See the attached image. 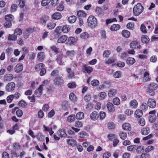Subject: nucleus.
I'll return each instance as SVG.
<instances>
[{
	"label": "nucleus",
	"instance_id": "obj_2",
	"mask_svg": "<svg viewBox=\"0 0 158 158\" xmlns=\"http://www.w3.org/2000/svg\"><path fill=\"white\" fill-rule=\"evenodd\" d=\"M158 87L157 84L155 83H151L148 88L147 93L150 96H154L155 94L154 91L157 89Z\"/></svg>",
	"mask_w": 158,
	"mask_h": 158
},
{
	"label": "nucleus",
	"instance_id": "obj_32",
	"mask_svg": "<svg viewBox=\"0 0 158 158\" xmlns=\"http://www.w3.org/2000/svg\"><path fill=\"white\" fill-rule=\"evenodd\" d=\"M141 40L143 43H147L149 41V39L146 35H143L141 38Z\"/></svg>",
	"mask_w": 158,
	"mask_h": 158
},
{
	"label": "nucleus",
	"instance_id": "obj_24",
	"mask_svg": "<svg viewBox=\"0 0 158 158\" xmlns=\"http://www.w3.org/2000/svg\"><path fill=\"white\" fill-rule=\"evenodd\" d=\"M120 26L118 24H114L111 26L110 29L111 31H116L119 30Z\"/></svg>",
	"mask_w": 158,
	"mask_h": 158
},
{
	"label": "nucleus",
	"instance_id": "obj_8",
	"mask_svg": "<svg viewBox=\"0 0 158 158\" xmlns=\"http://www.w3.org/2000/svg\"><path fill=\"white\" fill-rule=\"evenodd\" d=\"M14 78V76L12 74H6L4 77V81H11Z\"/></svg>",
	"mask_w": 158,
	"mask_h": 158
},
{
	"label": "nucleus",
	"instance_id": "obj_29",
	"mask_svg": "<svg viewBox=\"0 0 158 158\" xmlns=\"http://www.w3.org/2000/svg\"><path fill=\"white\" fill-rule=\"evenodd\" d=\"M80 37L82 39H86L89 37V34L86 32H84L80 35Z\"/></svg>",
	"mask_w": 158,
	"mask_h": 158
},
{
	"label": "nucleus",
	"instance_id": "obj_22",
	"mask_svg": "<svg viewBox=\"0 0 158 158\" xmlns=\"http://www.w3.org/2000/svg\"><path fill=\"white\" fill-rule=\"evenodd\" d=\"M141 132L143 135H146L149 133L150 129L148 127L143 128L141 129Z\"/></svg>",
	"mask_w": 158,
	"mask_h": 158
},
{
	"label": "nucleus",
	"instance_id": "obj_17",
	"mask_svg": "<svg viewBox=\"0 0 158 158\" xmlns=\"http://www.w3.org/2000/svg\"><path fill=\"white\" fill-rule=\"evenodd\" d=\"M66 71L68 73V77L69 78H72L74 76V73L72 71L71 68H67L66 69Z\"/></svg>",
	"mask_w": 158,
	"mask_h": 158
},
{
	"label": "nucleus",
	"instance_id": "obj_48",
	"mask_svg": "<svg viewBox=\"0 0 158 158\" xmlns=\"http://www.w3.org/2000/svg\"><path fill=\"white\" fill-rule=\"evenodd\" d=\"M113 103L116 105H118L120 103V100L118 98H115L113 100Z\"/></svg>",
	"mask_w": 158,
	"mask_h": 158
},
{
	"label": "nucleus",
	"instance_id": "obj_10",
	"mask_svg": "<svg viewBox=\"0 0 158 158\" xmlns=\"http://www.w3.org/2000/svg\"><path fill=\"white\" fill-rule=\"evenodd\" d=\"M98 113L96 111H94L92 112L90 115L91 119L94 121L97 120L99 118Z\"/></svg>",
	"mask_w": 158,
	"mask_h": 158
},
{
	"label": "nucleus",
	"instance_id": "obj_40",
	"mask_svg": "<svg viewBox=\"0 0 158 158\" xmlns=\"http://www.w3.org/2000/svg\"><path fill=\"white\" fill-rule=\"evenodd\" d=\"M48 19V17L46 16L42 17L40 19V23L42 24L46 23Z\"/></svg>",
	"mask_w": 158,
	"mask_h": 158
},
{
	"label": "nucleus",
	"instance_id": "obj_51",
	"mask_svg": "<svg viewBox=\"0 0 158 158\" xmlns=\"http://www.w3.org/2000/svg\"><path fill=\"white\" fill-rule=\"evenodd\" d=\"M99 82L97 80H93L91 82V85L93 86H96L99 85Z\"/></svg>",
	"mask_w": 158,
	"mask_h": 158
},
{
	"label": "nucleus",
	"instance_id": "obj_16",
	"mask_svg": "<svg viewBox=\"0 0 158 158\" xmlns=\"http://www.w3.org/2000/svg\"><path fill=\"white\" fill-rule=\"evenodd\" d=\"M143 114L142 110L139 109L137 110L135 112V117L136 118H139L142 116Z\"/></svg>",
	"mask_w": 158,
	"mask_h": 158
},
{
	"label": "nucleus",
	"instance_id": "obj_35",
	"mask_svg": "<svg viewBox=\"0 0 158 158\" xmlns=\"http://www.w3.org/2000/svg\"><path fill=\"white\" fill-rule=\"evenodd\" d=\"M119 136L121 139H125L127 137V133L125 132L121 131L119 133Z\"/></svg>",
	"mask_w": 158,
	"mask_h": 158
},
{
	"label": "nucleus",
	"instance_id": "obj_49",
	"mask_svg": "<svg viewBox=\"0 0 158 158\" xmlns=\"http://www.w3.org/2000/svg\"><path fill=\"white\" fill-rule=\"evenodd\" d=\"M75 53V52L74 50L68 51L66 52V55L69 57L73 56Z\"/></svg>",
	"mask_w": 158,
	"mask_h": 158
},
{
	"label": "nucleus",
	"instance_id": "obj_45",
	"mask_svg": "<svg viewBox=\"0 0 158 158\" xmlns=\"http://www.w3.org/2000/svg\"><path fill=\"white\" fill-rule=\"evenodd\" d=\"M18 8V6L15 4H13L11 5L10 9V11L11 12H13L15 11Z\"/></svg>",
	"mask_w": 158,
	"mask_h": 158
},
{
	"label": "nucleus",
	"instance_id": "obj_43",
	"mask_svg": "<svg viewBox=\"0 0 158 158\" xmlns=\"http://www.w3.org/2000/svg\"><path fill=\"white\" fill-rule=\"evenodd\" d=\"M67 143L72 146H74L76 144V141L73 139H69L67 141Z\"/></svg>",
	"mask_w": 158,
	"mask_h": 158
},
{
	"label": "nucleus",
	"instance_id": "obj_37",
	"mask_svg": "<svg viewBox=\"0 0 158 158\" xmlns=\"http://www.w3.org/2000/svg\"><path fill=\"white\" fill-rule=\"evenodd\" d=\"M121 72L119 71H117L114 73L113 74V76L115 78H120L121 77Z\"/></svg>",
	"mask_w": 158,
	"mask_h": 158
},
{
	"label": "nucleus",
	"instance_id": "obj_39",
	"mask_svg": "<svg viewBox=\"0 0 158 158\" xmlns=\"http://www.w3.org/2000/svg\"><path fill=\"white\" fill-rule=\"evenodd\" d=\"M22 33V30L19 28H17L14 31V34L17 36V35H21Z\"/></svg>",
	"mask_w": 158,
	"mask_h": 158
},
{
	"label": "nucleus",
	"instance_id": "obj_44",
	"mask_svg": "<svg viewBox=\"0 0 158 158\" xmlns=\"http://www.w3.org/2000/svg\"><path fill=\"white\" fill-rule=\"evenodd\" d=\"M70 27L68 25H65L62 27V31L64 33H67L69 30Z\"/></svg>",
	"mask_w": 158,
	"mask_h": 158
},
{
	"label": "nucleus",
	"instance_id": "obj_30",
	"mask_svg": "<svg viewBox=\"0 0 158 158\" xmlns=\"http://www.w3.org/2000/svg\"><path fill=\"white\" fill-rule=\"evenodd\" d=\"M148 105L147 103L145 102L142 103L140 106V109L142 111H146L148 109Z\"/></svg>",
	"mask_w": 158,
	"mask_h": 158
},
{
	"label": "nucleus",
	"instance_id": "obj_50",
	"mask_svg": "<svg viewBox=\"0 0 158 158\" xmlns=\"http://www.w3.org/2000/svg\"><path fill=\"white\" fill-rule=\"evenodd\" d=\"M146 26L143 24H142L140 26V30L143 33H147V31L146 29Z\"/></svg>",
	"mask_w": 158,
	"mask_h": 158
},
{
	"label": "nucleus",
	"instance_id": "obj_53",
	"mask_svg": "<svg viewBox=\"0 0 158 158\" xmlns=\"http://www.w3.org/2000/svg\"><path fill=\"white\" fill-rule=\"evenodd\" d=\"M78 16L81 17H85L86 15V14L83 11H79L77 13Z\"/></svg>",
	"mask_w": 158,
	"mask_h": 158
},
{
	"label": "nucleus",
	"instance_id": "obj_41",
	"mask_svg": "<svg viewBox=\"0 0 158 158\" xmlns=\"http://www.w3.org/2000/svg\"><path fill=\"white\" fill-rule=\"evenodd\" d=\"M69 98L72 101L74 102L77 100V98L75 95L73 93H71L69 96Z\"/></svg>",
	"mask_w": 158,
	"mask_h": 158
},
{
	"label": "nucleus",
	"instance_id": "obj_15",
	"mask_svg": "<svg viewBox=\"0 0 158 158\" xmlns=\"http://www.w3.org/2000/svg\"><path fill=\"white\" fill-rule=\"evenodd\" d=\"M57 133L58 135L61 137H65L67 136L65 131L63 129H59L57 131Z\"/></svg>",
	"mask_w": 158,
	"mask_h": 158
},
{
	"label": "nucleus",
	"instance_id": "obj_19",
	"mask_svg": "<svg viewBox=\"0 0 158 158\" xmlns=\"http://www.w3.org/2000/svg\"><path fill=\"white\" fill-rule=\"evenodd\" d=\"M83 68L85 70V72H86L88 73H90L93 71V68L90 66H87L86 65H84Z\"/></svg>",
	"mask_w": 158,
	"mask_h": 158
},
{
	"label": "nucleus",
	"instance_id": "obj_28",
	"mask_svg": "<svg viewBox=\"0 0 158 158\" xmlns=\"http://www.w3.org/2000/svg\"><path fill=\"white\" fill-rule=\"evenodd\" d=\"M84 116V114L81 112H80L78 113L76 115V118L77 119L81 120L83 119Z\"/></svg>",
	"mask_w": 158,
	"mask_h": 158
},
{
	"label": "nucleus",
	"instance_id": "obj_9",
	"mask_svg": "<svg viewBox=\"0 0 158 158\" xmlns=\"http://www.w3.org/2000/svg\"><path fill=\"white\" fill-rule=\"evenodd\" d=\"M23 69V66L21 63L17 64L15 68V70L16 72L19 73L22 71Z\"/></svg>",
	"mask_w": 158,
	"mask_h": 158
},
{
	"label": "nucleus",
	"instance_id": "obj_25",
	"mask_svg": "<svg viewBox=\"0 0 158 158\" xmlns=\"http://www.w3.org/2000/svg\"><path fill=\"white\" fill-rule=\"evenodd\" d=\"M138 106V102L135 100L131 101L130 103V106L132 108H136Z\"/></svg>",
	"mask_w": 158,
	"mask_h": 158
},
{
	"label": "nucleus",
	"instance_id": "obj_60",
	"mask_svg": "<svg viewBox=\"0 0 158 158\" xmlns=\"http://www.w3.org/2000/svg\"><path fill=\"white\" fill-rule=\"evenodd\" d=\"M12 25V23L10 21H6L4 23V27L6 28H8L10 27Z\"/></svg>",
	"mask_w": 158,
	"mask_h": 158
},
{
	"label": "nucleus",
	"instance_id": "obj_23",
	"mask_svg": "<svg viewBox=\"0 0 158 158\" xmlns=\"http://www.w3.org/2000/svg\"><path fill=\"white\" fill-rule=\"evenodd\" d=\"M122 35L126 38H128L130 36V33L127 30H123L122 33Z\"/></svg>",
	"mask_w": 158,
	"mask_h": 158
},
{
	"label": "nucleus",
	"instance_id": "obj_42",
	"mask_svg": "<svg viewBox=\"0 0 158 158\" xmlns=\"http://www.w3.org/2000/svg\"><path fill=\"white\" fill-rule=\"evenodd\" d=\"M62 57L61 55L58 56L56 59V60L58 63L60 65H64V62L62 61Z\"/></svg>",
	"mask_w": 158,
	"mask_h": 158
},
{
	"label": "nucleus",
	"instance_id": "obj_21",
	"mask_svg": "<svg viewBox=\"0 0 158 158\" xmlns=\"http://www.w3.org/2000/svg\"><path fill=\"white\" fill-rule=\"evenodd\" d=\"M123 128L125 130L130 131L131 130V127L129 123H125L122 125Z\"/></svg>",
	"mask_w": 158,
	"mask_h": 158
},
{
	"label": "nucleus",
	"instance_id": "obj_62",
	"mask_svg": "<svg viewBox=\"0 0 158 158\" xmlns=\"http://www.w3.org/2000/svg\"><path fill=\"white\" fill-rule=\"evenodd\" d=\"M13 98V95L8 96L6 98L7 102L9 103L11 102Z\"/></svg>",
	"mask_w": 158,
	"mask_h": 158
},
{
	"label": "nucleus",
	"instance_id": "obj_6",
	"mask_svg": "<svg viewBox=\"0 0 158 158\" xmlns=\"http://www.w3.org/2000/svg\"><path fill=\"white\" fill-rule=\"evenodd\" d=\"M130 46L131 48L133 49L138 48L140 49L141 48V46L137 41H132L130 44Z\"/></svg>",
	"mask_w": 158,
	"mask_h": 158
},
{
	"label": "nucleus",
	"instance_id": "obj_11",
	"mask_svg": "<svg viewBox=\"0 0 158 158\" xmlns=\"http://www.w3.org/2000/svg\"><path fill=\"white\" fill-rule=\"evenodd\" d=\"M77 41V39L73 37H70L68 39L67 44L72 45L76 43Z\"/></svg>",
	"mask_w": 158,
	"mask_h": 158
},
{
	"label": "nucleus",
	"instance_id": "obj_57",
	"mask_svg": "<svg viewBox=\"0 0 158 158\" xmlns=\"http://www.w3.org/2000/svg\"><path fill=\"white\" fill-rule=\"evenodd\" d=\"M143 150L144 148L143 146H140L137 147L136 149V152L138 153H141L143 152Z\"/></svg>",
	"mask_w": 158,
	"mask_h": 158
},
{
	"label": "nucleus",
	"instance_id": "obj_56",
	"mask_svg": "<svg viewBox=\"0 0 158 158\" xmlns=\"http://www.w3.org/2000/svg\"><path fill=\"white\" fill-rule=\"evenodd\" d=\"M106 97V93L105 92H102L100 93V99H103Z\"/></svg>",
	"mask_w": 158,
	"mask_h": 158
},
{
	"label": "nucleus",
	"instance_id": "obj_46",
	"mask_svg": "<svg viewBox=\"0 0 158 158\" xmlns=\"http://www.w3.org/2000/svg\"><path fill=\"white\" fill-rule=\"evenodd\" d=\"M56 26V24L55 23H50L48 24L47 27L49 29H52L54 28Z\"/></svg>",
	"mask_w": 158,
	"mask_h": 158
},
{
	"label": "nucleus",
	"instance_id": "obj_3",
	"mask_svg": "<svg viewBox=\"0 0 158 158\" xmlns=\"http://www.w3.org/2000/svg\"><path fill=\"white\" fill-rule=\"evenodd\" d=\"M143 7L140 3H138L133 8V13L135 15H139L143 11Z\"/></svg>",
	"mask_w": 158,
	"mask_h": 158
},
{
	"label": "nucleus",
	"instance_id": "obj_13",
	"mask_svg": "<svg viewBox=\"0 0 158 158\" xmlns=\"http://www.w3.org/2000/svg\"><path fill=\"white\" fill-rule=\"evenodd\" d=\"M68 38L66 35H62L57 40V42L59 43H64L67 40Z\"/></svg>",
	"mask_w": 158,
	"mask_h": 158
},
{
	"label": "nucleus",
	"instance_id": "obj_63",
	"mask_svg": "<svg viewBox=\"0 0 158 158\" xmlns=\"http://www.w3.org/2000/svg\"><path fill=\"white\" fill-rule=\"evenodd\" d=\"M125 113L127 115H131L133 113V111L130 109H127L125 111Z\"/></svg>",
	"mask_w": 158,
	"mask_h": 158
},
{
	"label": "nucleus",
	"instance_id": "obj_5",
	"mask_svg": "<svg viewBox=\"0 0 158 158\" xmlns=\"http://www.w3.org/2000/svg\"><path fill=\"white\" fill-rule=\"evenodd\" d=\"M64 81L61 77L58 76L54 80V83L55 85H60L64 84Z\"/></svg>",
	"mask_w": 158,
	"mask_h": 158
},
{
	"label": "nucleus",
	"instance_id": "obj_1",
	"mask_svg": "<svg viewBox=\"0 0 158 158\" xmlns=\"http://www.w3.org/2000/svg\"><path fill=\"white\" fill-rule=\"evenodd\" d=\"M87 24L91 28H94L97 25V21L96 18L94 16L90 15L88 18Z\"/></svg>",
	"mask_w": 158,
	"mask_h": 158
},
{
	"label": "nucleus",
	"instance_id": "obj_52",
	"mask_svg": "<svg viewBox=\"0 0 158 158\" xmlns=\"http://www.w3.org/2000/svg\"><path fill=\"white\" fill-rule=\"evenodd\" d=\"M110 54V51L109 50H106L104 51L103 54V57H108Z\"/></svg>",
	"mask_w": 158,
	"mask_h": 158
},
{
	"label": "nucleus",
	"instance_id": "obj_4",
	"mask_svg": "<svg viewBox=\"0 0 158 158\" xmlns=\"http://www.w3.org/2000/svg\"><path fill=\"white\" fill-rule=\"evenodd\" d=\"M15 84L14 82H11L8 83L6 85V90L7 92H10L14 90Z\"/></svg>",
	"mask_w": 158,
	"mask_h": 158
},
{
	"label": "nucleus",
	"instance_id": "obj_54",
	"mask_svg": "<svg viewBox=\"0 0 158 158\" xmlns=\"http://www.w3.org/2000/svg\"><path fill=\"white\" fill-rule=\"evenodd\" d=\"M139 124L141 126H144L145 124L144 119L143 118H141L139 121Z\"/></svg>",
	"mask_w": 158,
	"mask_h": 158
},
{
	"label": "nucleus",
	"instance_id": "obj_61",
	"mask_svg": "<svg viewBox=\"0 0 158 158\" xmlns=\"http://www.w3.org/2000/svg\"><path fill=\"white\" fill-rule=\"evenodd\" d=\"M68 86L70 88H74L76 87V85L74 82H73L68 83Z\"/></svg>",
	"mask_w": 158,
	"mask_h": 158
},
{
	"label": "nucleus",
	"instance_id": "obj_58",
	"mask_svg": "<svg viewBox=\"0 0 158 158\" xmlns=\"http://www.w3.org/2000/svg\"><path fill=\"white\" fill-rule=\"evenodd\" d=\"M51 48L52 51L56 53H58L59 52L58 48L55 46H52L51 47Z\"/></svg>",
	"mask_w": 158,
	"mask_h": 158
},
{
	"label": "nucleus",
	"instance_id": "obj_47",
	"mask_svg": "<svg viewBox=\"0 0 158 158\" xmlns=\"http://www.w3.org/2000/svg\"><path fill=\"white\" fill-rule=\"evenodd\" d=\"M45 57L44 52H39L37 55V58L39 60L43 59Z\"/></svg>",
	"mask_w": 158,
	"mask_h": 158
},
{
	"label": "nucleus",
	"instance_id": "obj_7",
	"mask_svg": "<svg viewBox=\"0 0 158 158\" xmlns=\"http://www.w3.org/2000/svg\"><path fill=\"white\" fill-rule=\"evenodd\" d=\"M148 105L150 108H154L156 106V102L154 99L149 98L148 100Z\"/></svg>",
	"mask_w": 158,
	"mask_h": 158
},
{
	"label": "nucleus",
	"instance_id": "obj_55",
	"mask_svg": "<svg viewBox=\"0 0 158 158\" xmlns=\"http://www.w3.org/2000/svg\"><path fill=\"white\" fill-rule=\"evenodd\" d=\"M50 2L51 0H43L41 2V5L43 6H45Z\"/></svg>",
	"mask_w": 158,
	"mask_h": 158
},
{
	"label": "nucleus",
	"instance_id": "obj_59",
	"mask_svg": "<svg viewBox=\"0 0 158 158\" xmlns=\"http://www.w3.org/2000/svg\"><path fill=\"white\" fill-rule=\"evenodd\" d=\"M83 124L82 122L80 121H77L76 122L75 126L77 127H82Z\"/></svg>",
	"mask_w": 158,
	"mask_h": 158
},
{
	"label": "nucleus",
	"instance_id": "obj_31",
	"mask_svg": "<svg viewBox=\"0 0 158 158\" xmlns=\"http://www.w3.org/2000/svg\"><path fill=\"white\" fill-rule=\"evenodd\" d=\"M17 36L15 34H9L8 40L9 41H15L17 40Z\"/></svg>",
	"mask_w": 158,
	"mask_h": 158
},
{
	"label": "nucleus",
	"instance_id": "obj_33",
	"mask_svg": "<svg viewBox=\"0 0 158 158\" xmlns=\"http://www.w3.org/2000/svg\"><path fill=\"white\" fill-rule=\"evenodd\" d=\"M78 135L79 137L81 139H85L87 136V134L85 131H82L78 133Z\"/></svg>",
	"mask_w": 158,
	"mask_h": 158
},
{
	"label": "nucleus",
	"instance_id": "obj_26",
	"mask_svg": "<svg viewBox=\"0 0 158 158\" xmlns=\"http://www.w3.org/2000/svg\"><path fill=\"white\" fill-rule=\"evenodd\" d=\"M5 19L6 21H10L11 22L14 19V16L12 15H7L5 16Z\"/></svg>",
	"mask_w": 158,
	"mask_h": 158
},
{
	"label": "nucleus",
	"instance_id": "obj_27",
	"mask_svg": "<svg viewBox=\"0 0 158 158\" xmlns=\"http://www.w3.org/2000/svg\"><path fill=\"white\" fill-rule=\"evenodd\" d=\"M149 74L147 72H145L143 74V81L144 82L149 81L150 78L149 77Z\"/></svg>",
	"mask_w": 158,
	"mask_h": 158
},
{
	"label": "nucleus",
	"instance_id": "obj_14",
	"mask_svg": "<svg viewBox=\"0 0 158 158\" xmlns=\"http://www.w3.org/2000/svg\"><path fill=\"white\" fill-rule=\"evenodd\" d=\"M41 87H39L35 91L34 95L35 97H40L42 94V91L43 89L41 88Z\"/></svg>",
	"mask_w": 158,
	"mask_h": 158
},
{
	"label": "nucleus",
	"instance_id": "obj_18",
	"mask_svg": "<svg viewBox=\"0 0 158 158\" xmlns=\"http://www.w3.org/2000/svg\"><path fill=\"white\" fill-rule=\"evenodd\" d=\"M135 62V59L132 57H129L127 58L126 63L129 65H133Z\"/></svg>",
	"mask_w": 158,
	"mask_h": 158
},
{
	"label": "nucleus",
	"instance_id": "obj_12",
	"mask_svg": "<svg viewBox=\"0 0 158 158\" xmlns=\"http://www.w3.org/2000/svg\"><path fill=\"white\" fill-rule=\"evenodd\" d=\"M107 107L109 112H112L115 111L114 106L112 103L109 102L107 104Z\"/></svg>",
	"mask_w": 158,
	"mask_h": 158
},
{
	"label": "nucleus",
	"instance_id": "obj_36",
	"mask_svg": "<svg viewBox=\"0 0 158 158\" xmlns=\"http://www.w3.org/2000/svg\"><path fill=\"white\" fill-rule=\"evenodd\" d=\"M44 64L43 63H40L36 65L35 67V69L36 71H39L44 67Z\"/></svg>",
	"mask_w": 158,
	"mask_h": 158
},
{
	"label": "nucleus",
	"instance_id": "obj_38",
	"mask_svg": "<svg viewBox=\"0 0 158 158\" xmlns=\"http://www.w3.org/2000/svg\"><path fill=\"white\" fill-rule=\"evenodd\" d=\"M116 91L115 89H112L110 90L108 93V95L109 97H112L115 95Z\"/></svg>",
	"mask_w": 158,
	"mask_h": 158
},
{
	"label": "nucleus",
	"instance_id": "obj_20",
	"mask_svg": "<svg viewBox=\"0 0 158 158\" xmlns=\"http://www.w3.org/2000/svg\"><path fill=\"white\" fill-rule=\"evenodd\" d=\"M61 18V15L60 13L56 12L52 16V18L54 19H59Z\"/></svg>",
	"mask_w": 158,
	"mask_h": 158
},
{
	"label": "nucleus",
	"instance_id": "obj_64",
	"mask_svg": "<svg viewBox=\"0 0 158 158\" xmlns=\"http://www.w3.org/2000/svg\"><path fill=\"white\" fill-rule=\"evenodd\" d=\"M62 27L60 26L57 27L55 30V32L57 34H59L62 30Z\"/></svg>",
	"mask_w": 158,
	"mask_h": 158
},
{
	"label": "nucleus",
	"instance_id": "obj_34",
	"mask_svg": "<svg viewBox=\"0 0 158 158\" xmlns=\"http://www.w3.org/2000/svg\"><path fill=\"white\" fill-rule=\"evenodd\" d=\"M77 17L75 16H72L68 18V20L70 23H73L76 21Z\"/></svg>",
	"mask_w": 158,
	"mask_h": 158
}]
</instances>
